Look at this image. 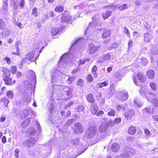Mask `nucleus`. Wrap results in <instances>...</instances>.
I'll return each instance as SVG.
<instances>
[{
  "label": "nucleus",
  "instance_id": "obj_28",
  "mask_svg": "<svg viewBox=\"0 0 158 158\" xmlns=\"http://www.w3.org/2000/svg\"><path fill=\"white\" fill-rule=\"evenodd\" d=\"M109 82L108 81H105L104 82L97 84V87L101 88L103 87H105L108 85Z\"/></svg>",
  "mask_w": 158,
  "mask_h": 158
},
{
  "label": "nucleus",
  "instance_id": "obj_57",
  "mask_svg": "<svg viewBox=\"0 0 158 158\" xmlns=\"http://www.w3.org/2000/svg\"><path fill=\"white\" fill-rule=\"evenodd\" d=\"M36 123L38 131L39 132L41 131V127L39 123L37 121Z\"/></svg>",
  "mask_w": 158,
  "mask_h": 158
},
{
  "label": "nucleus",
  "instance_id": "obj_45",
  "mask_svg": "<svg viewBox=\"0 0 158 158\" xmlns=\"http://www.w3.org/2000/svg\"><path fill=\"white\" fill-rule=\"evenodd\" d=\"M6 95L10 99H12L13 97L14 94L12 92L9 91L6 93Z\"/></svg>",
  "mask_w": 158,
  "mask_h": 158
},
{
  "label": "nucleus",
  "instance_id": "obj_48",
  "mask_svg": "<svg viewBox=\"0 0 158 158\" xmlns=\"http://www.w3.org/2000/svg\"><path fill=\"white\" fill-rule=\"evenodd\" d=\"M84 106L83 105H79L77 108L76 110L77 112H80L83 110Z\"/></svg>",
  "mask_w": 158,
  "mask_h": 158
},
{
  "label": "nucleus",
  "instance_id": "obj_53",
  "mask_svg": "<svg viewBox=\"0 0 158 158\" xmlns=\"http://www.w3.org/2000/svg\"><path fill=\"white\" fill-rule=\"evenodd\" d=\"M124 32L125 34L126 35L128 36L129 37H130V34L128 30V29L126 27H125L124 28Z\"/></svg>",
  "mask_w": 158,
  "mask_h": 158
},
{
  "label": "nucleus",
  "instance_id": "obj_19",
  "mask_svg": "<svg viewBox=\"0 0 158 158\" xmlns=\"http://www.w3.org/2000/svg\"><path fill=\"white\" fill-rule=\"evenodd\" d=\"M90 108L92 113L94 115L96 114L98 110V108L97 104L94 103L92 104Z\"/></svg>",
  "mask_w": 158,
  "mask_h": 158
},
{
  "label": "nucleus",
  "instance_id": "obj_10",
  "mask_svg": "<svg viewBox=\"0 0 158 158\" xmlns=\"http://www.w3.org/2000/svg\"><path fill=\"white\" fill-rule=\"evenodd\" d=\"M156 97V94L151 92H148L146 96L147 100L149 102H152L153 104L155 105L156 107H157L158 106V101L155 98Z\"/></svg>",
  "mask_w": 158,
  "mask_h": 158
},
{
  "label": "nucleus",
  "instance_id": "obj_49",
  "mask_svg": "<svg viewBox=\"0 0 158 158\" xmlns=\"http://www.w3.org/2000/svg\"><path fill=\"white\" fill-rule=\"evenodd\" d=\"M115 113L114 110L112 109H111L108 113V115L110 116H114L115 115Z\"/></svg>",
  "mask_w": 158,
  "mask_h": 158
},
{
  "label": "nucleus",
  "instance_id": "obj_52",
  "mask_svg": "<svg viewBox=\"0 0 158 158\" xmlns=\"http://www.w3.org/2000/svg\"><path fill=\"white\" fill-rule=\"evenodd\" d=\"M11 4L13 5V9L16 10L17 9L19 4H17L16 2L14 1L12 2Z\"/></svg>",
  "mask_w": 158,
  "mask_h": 158
},
{
  "label": "nucleus",
  "instance_id": "obj_24",
  "mask_svg": "<svg viewBox=\"0 0 158 158\" xmlns=\"http://www.w3.org/2000/svg\"><path fill=\"white\" fill-rule=\"evenodd\" d=\"M29 113V111L27 110H23L22 113L21 114L20 116L21 118L23 119L28 116Z\"/></svg>",
  "mask_w": 158,
  "mask_h": 158
},
{
  "label": "nucleus",
  "instance_id": "obj_17",
  "mask_svg": "<svg viewBox=\"0 0 158 158\" xmlns=\"http://www.w3.org/2000/svg\"><path fill=\"white\" fill-rule=\"evenodd\" d=\"M3 4L2 8V10L1 11V13L3 14H6L8 13V4L7 0H5L3 1Z\"/></svg>",
  "mask_w": 158,
  "mask_h": 158
},
{
  "label": "nucleus",
  "instance_id": "obj_41",
  "mask_svg": "<svg viewBox=\"0 0 158 158\" xmlns=\"http://www.w3.org/2000/svg\"><path fill=\"white\" fill-rule=\"evenodd\" d=\"M127 8V5L126 4H124L121 5L118 7V9L121 10H124Z\"/></svg>",
  "mask_w": 158,
  "mask_h": 158
},
{
  "label": "nucleus",
  "instance_id": "obj_64",
  "mask_svg": "<svg viewBox=\"0 0 158 158\" xmlns=\"http://www.w3.org/2000/svg\"><path fill=\"white\" fill-rule=\"evenodd\" d=\"M74 119H70L68 121L67 123H66L67 125H70V124H72L73 122Z\"/></svg>",
  "mask_w": 158,
  "mask_h": 158
},
{
  "label": "nucleus",
  "instance_id": "obj_47",
  "mask_svg": "<svg viewBox=\"0 0 158 158\" xmlns=\"http://www.w3.org/2000/svg\"><path fill=\"white\" fill-rule=\"evenodd\" d=\"M36 132L35 130L33 127L30 128L28 130V132L31 135H34Z\"/></svg>",
  "mask_w": 158,
  "mask_h": 158
},
{
  "label": "nucleus",
  "instance_id": "obj_15",
  "mask_svg": "<svg viewBox=\"0 0 158 158\" xmlns=\"http://www.w3.org/2000/svg\"><path fill=\"white\" fill-rule=\"evenodd\" d=\"M135 114L134 111L131 110H127L124 114V116L127 119H131Z\"/></svg>",
  "mask_w": 158,
  "mask_h": 158
},
{
  "label": "nucleus",
  "instance_id": "obj_29",
  "mask_svg": "<svg viewBox=\"0 0 158 158\" xmlns=\"http://www.w3.org/2000/svg\"><path fill=\"white\" fill-rule=\"evenodd\" d=\"M2 30V34L3 36L8 35L10 33V30L8 28H5Z\"/></svg>",
  "mask_w": 158,
  "mask_h": 158
},
{
  "label": "nucleus",
  "instance_id": "obj_31",
  "mask_svg": "<svg viewBox=\"0 0 158 158\" xmlns=\"http://www.w3.org/2000/svg\"><path fill=\"white\" fill-rule=\"evenodd\" d=\"M87 99L88 102L93 103L94 102V99L93 95L91 94H89L87 95Z\"/></svg>",
  "mask_w": 158,
  "mask_h": 158
},
{
  "label": "nucleus",
  "instance_id": "obj_14",
  "mask_svg": "<svg viewBox=\"0 0 158 158\" xmlns=\"http://www.w3.org/2000/svg\"><path fill=\"white\" fill-rule=\"evenodd\" d=\"M34 51H31L29 52L26 56V58L29 61H34L37 59V58H35L34 57L35 54Z\"/></svg>",
  "mask_w": 158,
  "mask_h": 158
},
{
  "label": "nucleus",
  "instance_id": "obj_6",
  "mask_svg": "<svg viewBox=\"0 0 158 158\" xmlns=\"http://www.w3.org/2000/svg\"><path fill=\"white\" fill-rule=\"evenodd\" d=\"M71 149L66 150L62 154L58 155V158H76L78 155H76L73 152H70Z\"/></svg>",
  "mask_w": 158,
  "mask_h": 158
},
{
  "label": "nucleus",
  "instance_id": "obj_42",
  "mask_svg": "<svg viewBox=\"0 0 158 158\" xmlns=\"http://www.w3.org/2000/svg\"><path fill=\"white\" fill-rule=\"evenodd\" d=\"M6 25L5 22L0 19V29H3L6 28Z\"/></svg>",
  "mask_w": 158,
  "mask_h": 158
},
{
  "label": "nucleus",
  "instance_id": "obj_12",
  "mask_svg": "<svg viewBox=\"0 0 158 158\" xmlns=\"http://www.w3.org/2000/svg\"><path fill=\"white\" fill-rule=\"evenodd\" d=\"M61 19V22L64 24V23H67L71 20V16L68 12L67 11H65L62 14Z\"/></svg>",
  "mask_w": 158,
  "mask_h": 158
},
{
  "label": "nucleus",
  "instance_id": "obj_7",
  "mask_svg": "<svg viewBox=\"0 0 158 158\" xmlns=\"http://www.w3.org/2000/svg\"><path fill=\"white\" fill-rule=\"evenodd\" d=\"M97 131V129L95 127L91 126L86 131L85 136L88 139L92 138L96 135Z\"/></svg>",
  "mask_w": 158,
  "mask_h": 158
},
{
  "label": "nucleus",
  "instance_id": "obj_35",
  "mask_svg": "<svg viewBox=\"0 0 158 158\" xmlns=\"http://www.w3.org/2000/svg\"><path fill=\"white\" fill-rule=\"evenodd\" d=\"M64 9V7L62 6H56L55 10L57 12H61Z\"/></svg>",
  "mask_w": 158,
  "mask_h": 158
},
{
  "label": "nucleus",
  "instance_id": "obj_20",
  "mask_svg": "<svg viewBox=\"0 0 158 158\" xmlns=\"http://www.w3.org/2000/svg\"><path fill=\"white\" fill-rule=\"evenodd\" d=\"M112 150L115 152H118L120 149L119 145L116 143H113L112 146Z\"/></svg>",
  "mask_w": 158,
  "mask_h": 158
},
{
  "label": "nucleus",
  "instance_id": "obj_3",
  "mask_svg": "<svg viewBox=\"0 0 158 158\" xmlns=\"http://www.w3.org/2000/svg\"><path fill=\"white\" fill-rule=\"evenodd\" d=\"M28 80H25L24 81V84L25 87L30 90L33 87V85L36 84V76L35 73L32 71L28 72Z\"/></svg>",
  "mask_w": 158,
  "mask_h": 158
},
{
  "label": "nucleus",
  "instance_id": "obj_25",
  "mask_svg": "<svg viewBox=\"0 0 158 158\" xmlns=\"http://www.w3.org/2000/svg\"><path fill=\"white\" fill-rule=\"evenodd\" d=\"M134 105L135 106H136L139 108L141 106L143 105L142 103L140 102L139 100L137 98H135L134 99Z\"/></svg>",
  "mask_w": 158,
  "mask_h": 158
},
{
  "label": "nucleus",
  "instance_id": "obj_27",
  "mask_svg": "<svg viewBox=\"0 0 158 158\" xmlns=\"http://www.w3.org/2000/svg\"><path fill=\"white\" fill-rule=\"evenodd\" d=\"M137 77L140 81L143 82L145 81V78L143 76L142 73H138L137 74Z\"/></svg>",
  "mask_w": 158,
  "mask_h": 158
},
{
  "label": "nucleus",
  "instance_id": "obj_37",
  "mask_svg": "<svg viewBox=\"0 0 158 158\" xmlns=\"http://www.w3.org/2000/svg\"><path fill=\"white\" fill-rule=\"evenodd\" d=\"M141 63L143 65L146 66L148 64V60L147 59L144 57H142L140 59Z\"/></svg>",
  "mask_w": 158,
  "mask_h": 158
},
{
  "label": "nucleus",
  "instance_id": "obj_51",
  "mask_svg": "<svg viewBox=\"0 0 158 158\" xmlns=\"http://www.w3.org/2000/svg\"><path fill=\"white\" fill-rule=\"evenodd\" d=\"M25 6V2L24 0H20V3L19 4V6L21 9H23L24 8Z\"/></svg>",
  "mask_w": 158,
  "mask_h": 158
},
{
  "label": "nucleus",
  "instance_id": "obj_55",
  "mask_svg": "<svg viewBox=\"0 0 158 158\" xmlns=\"http://www.w3.org/2000/svg\"><path fill=\"white\" fill-rule=\"evenodd\" d=\"M17 70V68L16 66H13L11 67L10 71L13 74H15L16 73Z\"/></svg>",
  "mask_w": 158,
  "mask_h": 158
},
{
  "label": "nucleus",
  "instance_id": "obj_23",
  "mask_svg": "<svg viewBox=\"0 0 158 158\" xmlns=\"http://www.w3.org/2000/svg\"><path fill=\"white\" fill-rule=\"evenodd\" d=\"M112 13V11L106 10L105 12L103 13L102 15V17L105 19L110 17Z\"/></svg>",
  "mask_w": 158,
  "mask_h": 158
},
{
  "label": "nucleus",
  "instance_id": "obj_43",
  "mask_svg": "<svg viewBox=\"0 0 158 158\" xmlns=\"http://www.w3.org/2000/svg\"><path fill=\"white\" fill-rule=\"evenodd\" d=\"M105 124H107L108 126L112 127L115 123L114 121L108 120Z\"/></svg>",
  "mask_w": 158,
  "mask_h": 158
},
{
  "label": "nucleus",
  "instance_id": "obj_18",
  "mask_svg": "<svg viewBox=\"0 0 158 158\" xmlns=\"http://www.w3.org/2000/svg\"><path fill=\"white\" fill-rule=\"evenodd\" d=\"M111 55L110 53H107L104 55L98 60L99 62L104 63L105 61L109 60L111 58Z\"/></svg>",
  "mask_w": 158,
  "mask_h": 158
},
{
  "label": "nucleus",
  "instance_id": "obj_33",
  "mask_svg": "<svg viewBox=\"0 0 158 158\" xmlns=\"http://www.w3.org/2000/svg\"><path fill=\"white\" fill-rule=\"evenodd\" d=\"M144 40L147 42H149L151 40L152 36L149 33H146L144 34Z\"/></svg>",
  "mask_w": 158,
  "mask_h": 158
},
{
  "label": "nucleus",
  "instance_id": "obj_39",
  "mask_svg": "<svg viewBox=\"0 0 158 158\" xmlns=\"http://www.w3.org/2000/svg\"><path fill=\"white\" fill-rule=\"evenodd\" d=\"M146 92V89L145 87L141 88L139 90V92L140 94L142 96H144L145 95V94Z\"/></svg>",
  "mask_w": 158,
  "mask_h": 158
},
{
  "label": "nucleus",
  "instance_id": "obj_26",
  "mask_svg": "<svg viewBox=\"0 0 158 158\" xmlns=\"http://www.w3.org/2000/svg\"><path fill=\"white\" fill-rule=\"evenodd\" d=\"M136 129L135 127L131 126L130 127L128 130V133L130 135H133L136 132Z\"/></svg>",
  "mask_w": 158,
  "mask_h": 158
},
{
  "label": "nucleus",
  "instance_id": "obj_5",
  "mask_svg": "<svg viewBox=\"0 0 158 158\" xmlns=\"http://www.w3.org/2000/svg\"><path fill=\"white\" fill-rule=\"evenodd\" d=\"M135 150L132 148L127 147L124 151L119 155L116 156L115 158H130V155L135 153Z\"/></svg>",
  "mask_w": 158,
  "mask_h": 158
},
{
  "label": "nucleus",
  "instance_id": "obj_34",
  "mask_svg": "<svg viewBox=\"0 0 158 158\" xmlns=\"http://www.w3.org/2000/svg\"><path fill=\"white\" fill-rule=\"evenodd\" d=\"M59 30L58 27H54L51 29V32L52 35L54 36L58 32Z\"/></svg>",
  "mask_w": 158,
  "mask_h": 158
},
{
  "label": "nucleus",
  "instance_id": "obj_11",
  "mask_svg": "<svg viewBox=\"0 0 158 158\" xmlns=\"http://www.w3.org/2000/svg\"><path fill=\"white\" fill-rule=\"evenodd\" d=\"M36 143L35 139L33 138H30L25 140L23 143V146L26 148H30L33 146Z\"/></svg>",
  "mask_w": 158,
  "mask_h": 158
},
{
  "label": "nucleus",
  "instance_id": "obj_63",
  "mask_svg": "<svg viewBox=\"0 0 158 158\" xmlns=\"http://www.w3.org/2000/svg\"><path fill=\"white\" fill-rule=\"evenodd\" d=\"M77 84L78 85L80 86H82V80L81 79H79L77 82Z\"/></svg>",
  "mask_w": 158,
  "mask_h": 158
},
{
  "label": "nucleus",
  "instance_id": "obj_58",
  "mask_svg": "<svg viewBox=\"0 0 158 158\" xmlns=\"http://www.w3.org/2000/svg\"><path fill=\"white\" fill-rule=\"evenodd\" d=\"M133 79L135 84L137 86H139V84H138V83L137 82V80L136 78V77L135 76H133Z\"/></svg>",
  "mask_w": 158,
  "mask_h": 158
},
{
  "label": "nucleus",
  "instance_id": "obj_8",
  "mask_svg": "<svg viewBox=\"0 0 158 158\" xmlns=\"http://www.w3.org/2000/svg\"><path fill=\"white\" fill-rule=\"evenodd\" d=\"M70 143L71 144H73L76 147L79 146L81 147L80 149H82V150H81V152L79 154V155L83 153L87 149V146L85 145L83 146L82 144L80 143L79 139H78L74 138L72 139L70 141Z\"/></svg>",
  "mask_w": 158,
  "mask_h": 158
},
{
  "label": "nucleus",
  "instance_id": "obj_38",
  "mask_svg": "<svg viewBox=\"0 0 158 158\" xmlns=\"http://www.w3.org/2000/svg\"><path fill=\"white\" fill-rule=\"evenodd\" d=\"M58 71H55V72H53V73L52 74V82H53L55 80V79H57V78L58 75L57 74L58 73Z\"/></svg>",
  "mask_w": 158,
  "mask_h": 158
},
{
  "label": "nucleus",
  "instance_id": "obj_59",
  "mask_svg": "<svg viewBox=\"0 0 158 158\" xmlns=\"http://www.w3.org/2000/svg\"><path fill=\"white\" fill-rule=\"evenodd\" d=\"M4 60L8 64H10L11 63V60L10 58L6 57L4 58Z\"/></svg>",
  "mask_w": 158,
  "mask_h": 158
},
{
  "label": "nucleus",
  "instance_id": "obj_44",
  "mask_svg": "<svg viewBox=\"0 0 158 158\" xmlns=\"http://www.w3.org/2000/svg\"><path fill=\"white\" fill-rule=\"evenodd\" d=\"M38 9L35 7H34L32 10V14L35 17H37L38 15V13L37 12Z\"/></svg>",
  "mask_w": 158,
  "mask_h": 158
},
{
  "label": "nucleus",
  "instance_id": "obj_16",
  "mask_svg": "<svg viewBox=\"0 0 158 158\" xmlns=\"http://www.w3.org/2000/svg\"><path fill=\"white\" fill-rule=\"evenodd\" d=\"M75 131L77 134L81 133L83 131V129L81 124L79 123L75 124Z\"/></svg>",
  "mask_w": 158,
  "mask_h": 158
},
{
  "label": "nucleus",
  "instance_id": "obj_1",
  "mask_svg": "<svg viewBox=\"0 0 158 158\" xmlns=\"http://www.w3.org/2000/svg\"><path fill=\"white\" fill-rule=\"evenodd\" d=\"M84 40V39L82 38H79L75 40L69 48V52L65 53L61 56L59 63H60L62 61L66 62L70 61V56L73 54V52H76L77 50H78V52H81L80 48H81V50H84L85 47L82 44Z\"/></svg>",
  "mask_w": 158,
  "mask_h": 158
},
{
  "label": "nucleus",
  "instance_id": "obj_4",
  "mask_svg": "<svg viewBox=\"0 0 158 158\" xmlns=\"http://www.w3.org/2000/svg\"><path fill=\"white\" fill-rule=\"evenodd\" d=\"M106 118H103L101 120V121L103 123L100 125L97 135V139L99 140H101L102 139L107 135L106 131L108 127L106 124L104 123V121H106Z\"/></svg>",
  "mask_w": 158,
  "mask_h": 158
},
{
  "label": "nucleus",
  "instance_id": "obj_30",
  "mask_svg": "<svg viewBox=\"0 0 158 158\" xmlns=\"http://www.w3.org/2000/svg\"><path fill=\"white\" fill-rule=\"evenodd\" d=\"M10 77V73L8 70H6V71L4 72V76L3 78V81H6V79Z\"/></svg>",
  "mask_w": 158,
  "mask_h": 158
},
{
  "label": "nucleus",
  "instance_id": "obj_46",
  "mask_svg": "<svg viewBox=\"0 0 158 158\" xmlns=\"http://www.w3.org/2000/svg\"><path fill=\"white\" fill-rule=\"evenodd\" d=\"M6 85H11L12 84V79L10 77L6 79V81H4Z\"/></svg>",
  "mask_w": 158,
  "mask_h": 158
},
{
  "label": "nucleus",
  "instance_id": "obj_36",
  "mask_svg": "<svg viewBox=\"0 0 158 158\" xmlns=\"http://www.w3.org/2000/svg\"><path fill=\"white\" fill-rule=\"evenodd\" d=\"M144 132L145 134V137L147 139H148L151 135V133L150 131L147 128H145L144 130Z\"/></svg>",
  "mask_w": 158,
  "mask_h": 158
},
{
  "label": "nucleus",
  "instance_id": "obj_50",
  "mask_svg": "<svg viewBox=\"0 0 158 158\" xmlns=\"http://www.w3.org/2000/svg\"><path fill=\"white\" fill-rule=\"evenodd\" d=\"M150 85L151 89L154 91H156V85L155 83H151L150 84Z\"/></svg>",
  "mask_w": 158,
  "mask_h": 158
},
{
  "label": "nucleus",
  "instance_id": "obj_62",
  "mask_svg": "<svg viewBox=\"0 0 158 158\" xmlns=\"http://www.w3.org/2000/svg\"><path fill=\"white\" fill-rule=\"evenodd\" d=\"M85 61L86 60L80 59L79 61L78 62V63L79 65L81 64H85Z\"/></svg>",
  "mask_w": 158,
  "mask_h": 158
},
{
  "label": "nucleus",
  "instance_id": "obj_54",
  "mask_svg": "<svg viewBox=\"0 0 158 158\" xmlns=\"http://www.w3.org/2000/svg\"><path fill=\"white\" fill-rule=\"evenodd\" d=\"M115 107L117 110L119 111L121 110H124V107H122V106L119 105H116L115 106Z\"/></svg>",
  "mask_w": 158,
  "mask_h": 158
},
{
  "label": "nucleus",
  "instance_id": "obj_22",
  "mask_svg": "<svg viewBox=\"0 0 158 158\" xmlns=\"http://www.w3.org/2000/svg\"><path fill=\"white\" fill-rule=\"evenodd\" d=\"M148 76L149 79H153L155 75V73L154 71L152 70H149L147 72Z\"/></svg>",
  "mask_w": 158,
  "mask_h": 158
},
{
  "label": "nucleus",
  "instance_id": "obj_2",
  "mask_svg": "<svg viewBox=\"0 0 158 158\" xmlns=\"http://www.w3.org/2000/svg\"><path fill=\"white\" fill-rule=\"evenodd\" d=\"M97 30V31L98 32H100V33L103 32L102 36V38L103 39L106 38L109 36L110 35L111 31L110 30L107 29H102L101 28H97L94 24L93 22H91L90 23L89 26L87 28L86 31L85 32V34H87V33L88 31L90 30V31L92 30Z\"/></svg>",
  "mask_w": 158,
  "mask_h": 158
},
{
  "label": "nucleus",
  "instance_id": "obj_21",
  "mask_svg": "<svg viewBox=\"0 0 158 158\" xmlns=\"http://www.w3.org/2000/svg\"><path fill=\"white\" fill-rule=\"evenodd\" d=\"M65 89L66 90V94L69 98H70L72 97V89L69 87H67Z\"/></svg>",
  "mask_w": 158,
  "mask_h": 158
},
{
  "label": "nucleus",
  "instance_id": "obj_61",
  "mask_svg": "<svg viewBox=\"0 0 158 158\" xmlns=\"http://www.w3.org/2000/svg\"><path fill=\"white\" fill-rule=\"evenodd\" d=\"M121 121V119L120 118H117L115 119L114 122L115 124H118Z\"/></svg>",
  "mask_w": 158,
  "mask_h": 158
},
{
  "label": "nucleus",
  "instance_id": "obj_60",
  "mask_svg": "<svg viewBox=\"0 0 158 158\" xmlns=\"http://www.w3.org/2000/svg\"><path fill=\"white\" fill-rule=\"evenodd\" d=\"M19 150L18 149H17L15 150V156L17 157L18 158L19 157Z\"/></svg>",
  "mask_w": 158,
  "mask_h": 158
},
{
  "label": "nucleus",
  "instance_id": "obj_56",
  "mask_svg": "<svg viewBox=\"0 0 158 158\" xmlns=\"http://www.w3.org/2000/svg\"><path fill=\"white\" fill-rule=\"evenodd\" d=\"M87 81L91 82L93 80V78L92 76L90 74H89L87 77Z\"/></svg>",
  "mask_w": 158,
  "mask_h": 158
},
{
  "label": "nucleus",
  "instance_id": "obj_13",
  "mask_svg": "<svg viewBox=\"0 0 158 158\" xmlns=\"http://www.w3.org/2000/svg\"><path fill=\"white\" fill-rule=\"evenodd\" d=\"M100 47L99 45H95L93 44H90L88 47V52L89 54H93L97 51Z\"/></svg>",
  "mask_w": 158,
  "mask_h": 158
},
{
  "label": "nucleus",
  "instance_id": "obj_40",
  "mask_svg": "<svg viewBox=\"0 0 158 158\" xmlns=\"http://www.w3.org/2000/svg\"><path fill=\"white\" fill-rule=\"evenodd\" d=\"M75 77L73 76H69L67 79V82L68 84H70L74 80Z\"/></svg>",
  "mask_w": 158,
  "mask_h": 158
},
{
  "label": "nucleus",
  "instance_id": "obj_9",
  "mask_svg": "<svg viewBox=\"0 0 158 158\" xmlns=\"http://www.w3.org/2000/svg\"><path fill=\"white\" fill-rule=\"evenodd\" d=\"M116 97L117 98L121 101H124L126 100L128 97V94L123 90L119 91L116 94Z\"/></svg>",
  "mask_w": 158,
  "mask_h": 158
},
{
  "label": "nucleus",
  "instance_id": "obj_32",
  "mask_svg": "<svg viewBox=\"0 0 158 158\" xmlns=\"http://www.w3.org/2000/svg\"><path fill=\"white\" fill-rule=\"evenodd\" d=\"M1 101L4 103V105L5 107H7L9 102V100L6 97H3L1 99Z\"/></svg>",
  "mask_w": 158,
  "mask_h": 158
}]
</instances>
